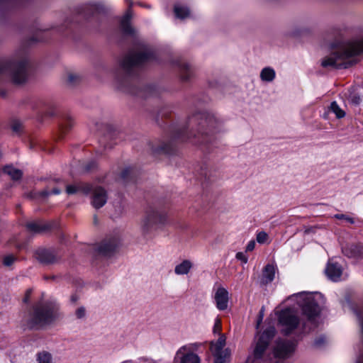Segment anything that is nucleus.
I'll return each instance as SVG.
<instances>
[{
    "label": "nucleus",
    "mask_w": 363,
    "mask_h": 363,
    "mask_svg": "<svg viewBox=\"0 0 363 363\" xmlns=\"http://www.w3.org/2000/svg\"><path fill=\"white\" fill-rule=\"evenodd\" d=\"M80 81V77L77 74L69 73L67 76V83L74 86Z\"/></svg>",
    "instance_id": "nucleus-38"
},
{
    "label": "nucleus",
    "mask_w": 363,
    "mask_h": 363,
    "mask_svg": "<svg viewBox=\"0 0 363 363\" xmlns=\"http://www.w3.org/2000/svg\"><path fill=\"white\" fill-rule=\"evenodd\" d=\"M75 316L77 319H84L86 317V308L84 306H80L75 311Z\"/></svg>",
    "instance_id": "nucleus-39"
},
{
    "label": "nucleus",
    "mask_w": 363,
    "mask_h": 363,
    "mask_svg": "<svg viewBox=\"0 0 363 363\" xmlns=\"http://www.w3.org/2000/svg\"><path fill=\"white\" fill-rule=\"evenodd\" d=\"M176 65L179 69L181 81L183 82H190L194 77L191 65L182 60H177Z\"/></svg>",
    "instance_id": "nucleus-16"
},
{
    "label": "nucleus",
    "mask_w": 363,
    "mask_h": 363,
    "mask_svg": "<svg viewBox=\"0 0 363 363\" xmlns=\"http://www.w3.org/2000/svg\"><path fill=\"white\" fill-rule=\"evenodd\" d=\"M342 251L349 258L359 259L363 257V247L359 244H347L342 247Z\"/></svg>",
    "instance_id": "nucleus-20"
},
{
    "label": "nucleus",
    "mask_w": 363,
    "mask_h": 363,
    "mask_svg": "<svg viewBox=\"0 0 363 363\" xmlns=\"http://www.w3.org/2000/svg\"><path fill=\"white\" fill-rule=\"evenodd\" d=\"M327 342V340H326V337L324 335H320L319 337H318L315 341H314V345L316 347H322L323 346L325 345V344Z\"/></svg>",
    "instance_id": "nucleus-40"
},
{
    "label": "nucleus",
    "mask_w": 363,
    "mask_h": 363,
    "mask_svg": "<svg viewBox=\"0 0 363 363\" xmlns=\"http://www.w3.org/2000/svg\"><path fill=\"white\" fill-rule=\"evenodd\" d=\"M94 223L95 225L98 223L97 216L96 215L94 216Z\"/></svg>",
    "instance_id": "nucleus-53"
},
{
    "label": "nucleus",
    "mask_w": 363,
    "mask_h": 363,
    "mask_svg": "<svg viewBox=\"0 0 363 363\" xmlns=\"http://www.w3.org/2000/svg\"><path fill=\"white\" fill-rule=\"evenodd\" d=\"M275 277V269L272 264H267L262 273V276L260 277V284L261 285H267L271 283Z\"/></svg>",
    "instance_id": "nucleus-23"
},
{
    "label": "nucleus",
    "mask_w": 363,
    "mask_h": 363,
    "mask_svg": "<svg viewBox=\"0 0 363 363\" xmlns=\"http://www.w3.org/2000/svg\"><path fill=\"white\" fill-rule=\"evenodd\" d=\"M363 52V38L333 46L331 52L323 58L321 66L327 69H347L356 64L355 56Z\"/></svg>",
    "instance_id": "nucleus-3"
},
{
    "label": "nucleus",
    "mask_w": 363,
    "mask_h": 363,
    "mask_svg": "<svg viewBox=\"0 0 363 363\" xmlns=\"http://www.w3.org/2000/svg\"><path fill=\"white\" fill-rule=\"evenodd\" d=\"M105 6L101 2H90L81 6L79 9V13L85 17H89L98 13L106 12Z\"/></svg>",
    "instance_id": "nucleus-15"
},
{
    "label": "nucleus",
    "mask_w": 363,
    "mask_h": 363,
    "mask_svg": "<svg viewBox=\"0 0 363 363\" xmlns=\"http://www.w3.org/2000/svg\"><path fill=\"white\" fill-rule=\"evenodd\" d=\"M275 335V328L274 327L267 328L259 337L255 347L253 350L252 357H249L247 359V363H250L251 359L252 362L261 360V363H265L268 359L266 354L267 350L269 345L270 341Z\"/></svg>",
    "instance_id": "nucleus-6"
},
{
    "label": "nucleus",
    "mask_w": 363,
    "mask_h": 363,
    "mask_svg": "<svg viewBox=\"0 0 363 363\" xmlns=\"http://www.w3.org/2000/svg\"><path fill=\"white\" fill-rule=\"evenodd\" d=\"M175 145L174 141L171 140L168 143H163L157 147L151 146V150L154 154H172L174 152Z\"/></svg>",
    "instance_id": "nucleus-24"
},
{
    "label": "nucleus",
    "mask_w": 363,
    "mask_h": 363,
    "mask_svg": "<svg viewBox=\"0 0 363 363\" xmlns=\"http://www.w3.org/2000/svg\"><path fill=\"white\" fill-rule=\"evenodd\" d=\"M119 245L120 240L118 237L107 238L100 243L97 247V250L99 254L108 257L116 250Z\"/></svg>",
    "instance_id": "nucleus-13"
},
{
    "label": "nucleus",
    "mask_w": 363,
    "mask_h": 363,
    "mask_svg": "<svg viewBox=\"0 0 363 363\" xmlns=\"http://www.w3.org/2000/svg\"><path fill=\"white\" fill-rule=\"evenodd\" d=\"M223 121L214 113L198 111L191 116L186 122L174 125L172 137L182 141L192 139L198 145H203L208 152L216 141L215 135L222 130Z\"/></svg>",
    "instance_id": "nucleus-2"
},
{
    "label": "nucleus",
    "mask_w": 363,
    "mask_h": 363,
    "mask_svg": "<svg viewBox=\"0 0 363 363\" xmlns=\"http://www.w3.org/2000/svg\"><path fill=\"white\" fill-rule=\"evenodd\" d=\"M132 13L130 10H128L121 20L120 27L123 33L125 35L135 36L136 31L130 25Z\"/></svg>",
    "instance_id": "nucleus-21"
},
{
    "label": "nucleus",
    "mask_w": 363,
    "mask_h": 363,
    "mask_svg": "<svg viewBox=\"0 0 363 363\" xmlns=\"http://www.w3.org/2000/svg\"><path fill=\"white\" fill-rule=\"evenodd\" d=\"M350 102L354 105H359L361 102V98L356 94H351L350 96Z\"/></svg>",
    "instance_id": "nucleus-44"
},
{
    "label": "nucleus",
    "mask_w": 363,
    "mask_h": 363,
    "mask_svg": "<svg viewBox=\"0 0 363 363\" xmlns=\"http://www.w3.org/2000/svg\"><path fill=\"white\" fill-rule=\"evenodd\" d=\"M0 75H6L13 84H18V51L9 58L0 60ZM0 95L4 97L6 92L1 91Z\"/></svg>",
    "instance_id": "nucleus-8"
},
{
    "label": "nucleus",
    "mask_w": 363,
    "mask_h": 363,
    "mask_svg": "<svg viewBox=\"0 0 363 363\" xmlns=\"http://www.w3.org/2000/svg\"><path fill=\"white\" fill-rule=\"evenodd\" d=\"M108 195L106 191L101 187L96 186L94 188L91 203L95 209H99L103 207L107 202Z\"/></svg>",
    "instance_id": "nucleus-14"
},
{
    "label": "nucleus",
    "mask_w": 363,
    "mask_h": 363,
    "mask_svg": "<svg viewBox=\"0 0 363 363\" xmlns=\"http://www.w3.org/2000/svg\"><path fill=\"white\" fill-rule=\"evenodd\" d=\"M303 329L306 330V325L303 324Z\"/></svg>",
    "instance_id": "nucleus-55"
},
{
    "label": "nucleus",
    "mask_w": 363,
    "mask_h": 363,
    "mask_svg": "<svg viewBox=\"0 0 363 363\" xmlns=\"http://www.w3.org/2000/svg\"><path fill=\"white\" fill-rule=\"evenodd\" d=\"M334 217L337 219L345 220L351 224H353L354 223V219L352 218L349 217L345 214H335Z\"/></svg>",
    "instance_id": "nucleus-42"
},
{
    "label": "nucleus",
    "mask_w": 363,
    "mask_h": 363,
    "mask_svg": "<svg viewBox=\"0 0 363 363\" xmlns=\"http://www.w3.org/2000/svg\"><path fill=\"white\" fill-rule=\"evenodd\" d=\"M255 242L254 240H251L249 242V243L246 246V251L247 252L252 251L255 249Z\"/></svg>",
    "instance_id": "nucleus-48"
},
{
    "label": "nucleus",
    "mask_w": 363,
    "mask_h": 363,
    "mask_svg": "<svg viewBox=\"0 0 363 363\" xmlns=\"http://www.w3.org/2000/svg\"><path fill=\"white\" fill-rule=\"evenodd\" d=\"M213 355L214 357V362L215 363H225L227 361V358L228 354L226 351H221L220 352H213Z\"/></svg>",
    "instance_id": "nucleus-35"
},
{
    "label": "nucleus",
    "mask_w": 363,
    "mask_h": 363,
    "mask_svg": "<svg viewBox=\"0 0 363 363\" xmlns=\"http://www.w3.org/2000/svg\"><path fill=\"white\" fill-rule=\"evenodd\" d=\"M186 346H183L177 352V356H179V354H182V350H186Z\"/></svg>",
    "instance_id": "nucleus-51"
},
{
    "label": "nucleus",
    "mask_w": 363,
    "mask_h": 363,
    "mask_svg": "<svg viewBox=\"0 0 363 363\" xmlns=\"http://www.w3.org/2000/svg\"><path fill=\"white\" fill-rule=\"evenodd\" d=\"M55 183H62L63 184H65L63 181L60 179H52L49 182V185L47 186L46 189L41 191L30 192L28 196L32 199H45L51 194L58 195L61 193L60 188L57 186L53 187L52 189H50V186Z\"/></svg>",
    "instance_id": "nucleus-12"
},
{
    "label": "nucleus",
    "mask_w": 363,
    "mask_h": 363,
    "mask_svg": "<svg viewBox=\"0 0 363 363\" xmlns=\"http://www.w3.org/2000/svg\"><path fill=\"white\" fill-rule=\"evenodd\" d=\"M38 363H53L52 355L48 351H40L36 354Z\"/></svg>",
    "instance_id": "nucleus-29"
},
{
    "label": "nucleus",
    "mask_w": 363,
    "mask_h": 363,
    "mask_svg": "<svg viewBox=\"0 0 363 363\" xmlns=\"http://www.w3.org/2000/svg\"><path fill=\"white\" fill-rule=\"evenodd\" d=\"M295 344L289 340H279L274 348V357L279 359H285L290 357L294 350Z\"/></svg>",
    "instance_id": "nucleus-11"
},
{
    "label": "nucleus",
    "mask_w": 363,
    "mask_h": 363,
    "mask_svg": "<svg viewBox=\"0 0 363 363\" xmlns=\"http://www.w3.org/2000/svg\"><path fill=\"white\" fill-rule=\"evenodd\" d=\"M181 363H200V359L197 354L189 352L182 355Z\"/></svg>",
    "instance_id": "nucleus-31"
},
{
    "label": "nucleus",
    "mask_w": 363,
    "mask_h": 363,
    "mask_svg": "<svg viewBox=\"0 0 363 363\" xmlns=\"http://www.w3.org/2000/svg\"><path fill=\"white\" fill-rule=\"evenodd\" d=\"M96 167L95 161L91 160L84 165V169L86 172H90Z\"/></svg>",
    "instance_id": "nucleus-46"
},
{
    "label": "nucleus",
    "mask_w": 363,
    "mask_h": 363,
    "mask_svg": "<svg viewBox=\"0 0 363 363\" xmlns=\"http://www.w3.org/2000/svg\"><path fill=\"white\" fill-rule=\"evenodd\" d=\"M262 81L265 82H272L276 77V72L271 67H264L259 74Z\"/></svg>",
    "instance_id": "nucleus-26"
},
{
    "label": "nucleus",
    "mask_w": 363,
    "mask_h": 363,
    "mask_svg": "<svg viewBox=\"0 0 363 363\" xmlns=\"http://www.w3.org/2000/svg\"><path fill=\"white\" fill-rule=\"evenodd\" d=\"M17 257L13 255H6L3 259V264L5 267H11L16 261Z\"/></svg>",
    "instance_id": "nucleus-36"
},
{
    "label": "nucleus",
    "mask_w": 363,
    "mask_h": 363,
    "mask_svg": "<svg viewBox=\"0 0 363 363\" xmlns=\"http://www.w3.org/2000/svg\"><path fill=\"white\" fill-rule=\"evenodd\" d=\"M132 172V169L131 168H125V169H123L121 174V178L125 181V182H128V177L129 175L130 174V173Z\"/></svg>",
    "instance_id": "nucleus-45"
},
{
    "label": "nucleus",
    "mask_w": 363,
    "mask_h": 363,
    "mask_svg": "<svg viewBox=\"0 0 363 363\" xmlns=\"http://www.w3.org/2000/svg\"><path fill=\"white\" fill-rule=\"evenodd\" d=\"M236 259L242 261L244 264H246L248 261L247 256L242 252H239L235 255Z\"/></svg>",
    "instance_id": "nucleus-47"
},
{
    "label": "nucleus",
    "mask_w": 363,
    "mask_h": 363,
    "mask_svg": "<svg viewBox=\"0 0 363 363\" xmlns=\"http://www.w3.org/2000/svg\"><path fill=\"white\" fill-rule=\"evenodd\" d=\"M278 320L284 335H290L300 324L297 313L291 308L281 310L278 314Z\"/></svg>",
    "instance_id": "nucleus-9"
},
{
    "label": "nucleus",
    "mask_w": 363,
    "mask_h": 363,
    "mask_svg": "<svg viewBox=\"0 0 363 363\" xmlns=\"http://www.w3.org/2000/svg\"><path fill=\"white\" fill-rule=\"evenodd\" d=\"M94 188L92 186L87 183H79V191H82L85 194H88L89 193H92Z\"/></svg>",
    "instance_id": "nucleus-37"
},
{
    "label": "nucleus",
    "mask_w": 363,
    "mask_h": 363,
    "mask_svg": "<svg viewBox=\"0 0 363 363\" xmlns=\"http://www.w3.org/2000/svg\"><path fill=\"white\" fill-rule=\"evenodd\" d=\"M264 307H262L259 311L258 320H257V326L262 323L264 317Z\"/></svg>",
    "instance_id": "nucleus-49"
},
{
    "label": "nucleus",
    "mask_w": 363,
    "mask_h": 363,
    "mask_svg": "<svg viewBox=\"0 0 363 363\" xmlns=\"http://www.w3.org/2000/svg\"><path fill=\"white\" fill-rule=\"evenodd\" d=\"M11 129L14 134L20 135L23 131V123L18 119H13L11 122Z\"/></svg>",
    "instance_id": "nucleus-34"
},
{
    "label": "nucleus",
    "mask_w": 363,
    "mask_h": 363,
    "mask_svg": "<svg viewBox=\"0 0 363 363\" xmlns=\"http://www.w3.org/2000/svg\"><path fill=\"white\" fill-rule=\"evenodd\" d=\"M77 297H75L74 296H72V301H74H74H77Z\"/></svg>",
    "instance_id": "nucleus-54"
},
{
    "label": "nucleus",
    "mask_w": 363,
    "mask_h": 363,
    "mask_svg": "<svg viewBox=\"0 0 363 363\" xmlns=\"http://www.w3.org/2000/svg\"><path fill=\"white\" fill-rule=\"evenodd\" d=\"M320 293L300 292L294 294L289 298H295L298 305L301 308L303 313L307 317L308 320L316 327L315 319L320 313V301L321 299Z\"/></svg>",
    "instance_id": "nucleus-5"
},
{
    "label": "nucleus",
    "mask_w": 363,
    "mask_h": 363,
    "mask_svg": "<svg viewBox=\"0 0 363 363\" xmlns=\"http://www.w3.org/2000/svg\"><path fill=\"white\" fill-rule=\"evenodd\" d=\"M155 60L153 50L147 45L142 44L140 50H131L119 60L117 66L113 69V74L118 89L141 97L155 96L158 94V88L149 84L139 91L132 87V81L138 75V71L145 65Z\"/></svg>",
    "instance_id": "nucleus-1"
},
{
    "label": "nucleus",
    "mask_w": 363,
    "mask_h": 363,
    "mask_svg": "<svg viewBox=\"0 0 363 363\" xmlns=\"http://www.w3.org/2000/svg\"><path fill=\"white\" fill-rule=\"evenodd\" d=\"M193 267V263L189 259H184L174 267V273L177 275H186Z\"/></svg>",
    "instance_id": "nucleus-25"
},
{
    "label": "nucleus",
    "mask_w": 363,
    "mask_h": 363,
    "mask_svg": "<svg viewBox=\"0 0 363 363\" xmlns=\"http://www.w3.org/2000/svg\"><path fill=\"white\" fill-rule=\"evenodd\" d=\"M220 328H221V325H220V320H218L216 322L215 325H214V328H213L214 333L219 331L220 330Z\"/></svg>",
    "instance_id": "nucleus-50"
},
{
    "label": "nucleus",
    "mask_w": 363,
    "mask_h": 363,
    "mask_svg": "<svg viewBox=\"0 0 363 363\" xmlns=\"http://www.w3.org/2000/svg\"><path fill=\"white\" fill-rule=\"evenodd\" d=\"M329 108L335 114L337 118H342L345 116V112L339 106L336 101L331 102Z\"/></svg>",
    "instance_id": "nucleus-32"
},
{
    "label": "nucleus",
    "mask_w": 363,
    "mask_h": 363,
    "mask_svg": "<svg viewBox=\"0 0 363 363\" xmlns=\"http://www.w3.org/2000/svg\"><path fill=\"white\" fill-rule=\"evenodd\" d=\"M79 191V184L77 185H67L66 192L68 194H74Z\"/></svg>",
    "instance_id": "nucleus-41"
},
{
    "label": "nucleus",
    "mask_w": 363,
    "mask_h": 363,
    "mask_svg": "<svg viewBox=\"0 0 363 363\" xmlns=\"http://www.w3.org/2000/svg\"><path fill=\"white\" fill-rule=\"evenodd\" d=\"M274 363H277V362H274Z\"/></svg>",
    "instance_id": "nucleus-56"
},
{
    "label": "nucleus",
    "mask_w": 363,
    "mask_h": 363,
    "mask_svg": "<svg viewBox=\"0 0 363 363\" xmlns=\"http://www.w3.org/2000/svg\"><path fill=\"white\" fill-rule=\"evenodd\" d=\"M353 313L356 315L359 326L361 344L362 350L356 363H363V306H350Z\"/></svg>",
    "instance_id": "nucleus-19"
},
{
    "label": "nucleus",
    "mask_w": 363,
    "mask_h": 363,
    "mask_svg": "<svg viewBox=\"0 0 363 363\" xmlns=\"http://www.w3.org/2000/svg\"><path fill=\"white\" fill-rule=\"evenodd\" d=\"M26 226L29 232L39 233L50 230L52 228V223L49 222L34 221L27 223Z\"/></svg>",
    "instance_id": "nucleus-22"
},
{
    "label": "nucleus",
    "mask_w": 363,
    "mask_h": 363,
    "mask_svg": "<svg viewBox=\"0 0 363 363\" xmlns=\"http://www.w3.org/2000/svg\"><path fill=\"white\" fill-rule=\"evenodd\" d=\"M325 272L329 279L333 281H338L342 274V268L337 262L329 261Z\"/></svg>",
    "instance_id": "nucleus-18"
},
{
    "label": "nucleus",
    "mask_w": 363,
    "mask_h": 363,
    "mask_svg": "<svg viewBox=\"0 0 363 363\" xmlns=\"http://www.w3.org/2000/svg\"><path fill=\"white\" fill-rule=\"evenodd\" d=\"M174 12L175 16L180 19H184L187 18L190 14L189 9L186 6H182L181 4H176L174 6Z\"/></svg>",
    "instance_id": "nucleus-28"
},
{
    "label": "nucleus",
    "mask_w": 363,
    "mask_h": 363,
    "mask_svg": "<svg viewBox=\"0 0 363 363\" xmlns=\"http://www.w3.org/2000/svg\"><path fill=\"white\" fill-rule=\"evenodd\" d=\"M73 121L70 117L65 118L60 125V131L61 135H65L73 126Z\"/></svg>",
    "instance_id": "nucleus-33"
},
{
    "label": "nucleus",
    "mask_w": 363,
    "mask_h": 363,
    "mask_svg": "<svg viewBox=\"0 0 363 363\" xmlns=\"http://www.w3.org/2000/svg\"><path fill=\"white\" fill-rule=\"evenodd\" d=\"M62 318L60 305L53 300L40 301L29 311L26 325L29 329H42Z\"/></svg>",
    "instance_id": "nucleus-4"
},
{
    "label": "nucleus",
    "mask_w": 363,
    "mask_h": 363,
    "mask_svg": "<svg viewBox=\"0 0 363 363\" xmlns=\"http://www.w3.org/2000/svg\"><path fill=\"white\" fill-rule=\"evenodd\" d=\"M4 172L9 175L14 181L20 180L23 176V172L21 169L11 165L6 166L4 168Z\"/></svg>",
    "instance_id": "nucleus-27"
},
{
    "label": "nucleus",
    "mask_w": 363,
    "mask_h": 363,
    "mask_svg": "<svg viewBox=\"0 0 363 363\" xmlns=\"http://www.w3.org/2000/svg\"><path fill=\"white\" fill-rule=\"evenodd\" d=\"M225 345V337L224 336H220L216 342H212L211 345V350L213 352H220L223 350V347Z\"/></svg>",
    "instance_id": "nucleus-30"
},
{
    "label": "nucleus",
    "mask_w": 363,
    "mask_h": 363,
    "mask_svg": "<svg viewBox=\"0 0 363 363\" xmlns=\"http://www.w3.org/2000/svg\"><path fill=\"white\" fill-rule=\"evenodd\" d=\"M214 299L217 308L224 311L228 306L229 293L225 288L219 287L215 293Z\"/></svg>",
    "instance_id": "nucleus-17"
},
{
    "label": "nucleus",
    "mask_w": 363,
    "mask_h": 363,
    "mask_svg": "<svg viewBox=\"0 0 363 363\" xmlns=\"http://www.w3.org/2000/svg\"><path fill=\"white\" fill-rule=\"evenodd\" d=\"M160 115L161 116L162 118H163V117H166L167 113H166V112L164 111H161L160 112Z\"/></svg>",
    "instance_id": "nucleus-52"
},
{
    "label": "nucleus",
    "mask_w": 363,
    "mask_h": 363,
    "mask_svg": "<svg viewBox=\"0 0 363 363\" xmlns=\"http://www.w3.org/2000/svg\"><path fill=\"white\" fill-rule=\"evenodd\" d=\"M267 234L265 232L262 231L257 235V241L259 243H264L267 240Z\"/></svg>",
    "instance_id": "nucleus-43"
},
{
    "label": "nucleus",
    "mask_w": 363,
    "mask_h": 363,
    "mask_svg": "<svg viewBox=\"0 0 363 363\" xmlns=\"http://www.w3.org/2000/svg\"><path fill=\"white\" fill-rule=\"evenodd\" d=\"M167 220L166 214L157 209L150 208L142 221V230L145 236H148L162 227Z\"/></svg>",
    "instance_id": "nucleus-7"
},
{
    "label": "nucleus",
    "mask_w": 363,
    "mask_h": 363,
    "mask_svg": "<svg viewBox=\"0 0 363 363\" xmlns=\"http://www.w3.org/2000/svg\"><path fill=\"white\" fill-rule=\"evenodd\" d=\"M34 257L43 265H50L58 262L60 256L51 248H38L34 252Z\"/></svg>",
    "instance_id": "nucleus-10"
}]
</instances>
